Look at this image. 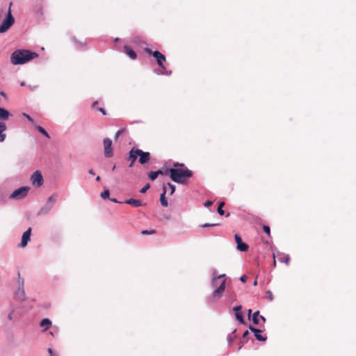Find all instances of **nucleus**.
I'll use <instances>...</instances> for the list:
<instances>
[{"label":"nucleus","instance_id":"obj_1","mask_svg":"<svg viewBox=\"0 0 356 356\" xmlns=\"http://www.w3.org/2000/svg\"><path fill=\"white\" fill-rule=\"evenodd\" d=\"M38 56L35 52L26 49L15 50L10 56V62L13 65H23Z\"/></svg>","mask_w":356,"mask_h":356},{"label":"nucleus","instance_id":"obj_2","mask_svg":"<svg viewBox=\"0 0 356 356\" xmlns=\"http://www.w3.org/2000/svg\"><path fill=\"white\" fill-rule=\"evenodd\" d=\"M168 172L171 179L177 184H184L186 181L193 176V172L187 168H170Z\"/></svg>","mask_w":356,"mask_h":356},{"label":"nucleus","instance_id":"obj_3","mask_svg":"<svg viewBox=\"0 0 356 356\" xmlns=\"http://www.w3.org/2000/svg\"><path fill=\"white\" fill-rule=\"evenodd\" d=\"M222 280L220 284L215 288L213 291L212 292L210 298H209V301L210 302H216L220 299L222 297V294L226 289V275L222 274L218 275V280Z\"/></svg>","mask_w":356,"mask_h":356},{"label":"nucleus","instance_id":"obj_4","mask_svg":"<svg viewBox=\"0 0 356 356\" xmlns=\"http://www.w3.org/2000/svg\"><path fill=\"white\" fill-rule=\"evenodd\" d=\"M11 5L12 3H10V7L6 18L3 20L2 23L0 25V33L6 32L15 22V19L11 13Z\"/></svg>","mask_w":356,"mask_h":356},{"label":"nucleus","instance_id":"obj_5","mask_svg":"<svg viewBox=\"0 0 356 356\" xmlns=\"http://www.w3.org/2000/svg\"><path fill=\"white\" fill-rule=\"evenodd\" d=\"M145 51L147 54H148L149 55H152L156 60V63H157L158 65L161 69H165V66L163 65V63L166 60L165 55H163L159 51H153L149 48H145Z\"/></svg>","mask_w":356,"mask_h":356},{"label":"nucleus","instance_id":"obj_6","mask_svg":"<svg viewBox=\"0 0 356 356\" xmlns=\"http://www.w3.org/2000/svg\"><path fill=\"white\" fill-rule=\"evenodd\" d=\"M30 190L29 186H22L15 190L9 196L10 200H22L24 199Z\"/></svg>","mask_w":356,"mask_h":356},{"label":"nucleus","instance_id":"obj_7","mask_svg":"<svg viewBox=\"0 0 356 356\" xmlns=\"http://www.w3.org/2000/svg\"><path fill=\"white\" fill-rule=\"evenodd\" d=\"M32 184L35 187H40L43 184V177L42 173L39 170H36L31 177Z\"/></svg>","mask_w":356,"mask_h":356},{"label":"nucleus","instance_id":"obj_8","mask_svg":"<svg viewBox=\"0 0 356 356\" xmlns=\"http://www.w3.org/2000/svg\"><path fill=\"white\" fill-rule=\"evenodd\" d=\"M104 156L106 158H111L113 156V149H112V140L108 138H106L104 139Z\"/></svg>","mask_w":356,"mask_h":356},{"label":"nucleus","instance_id":"obj_9","mask_svg":"<svg viewBox=\"0 0 356 356\" xmlns=\"http://www.w3.org/2000/svg\"><path fill=\"white\" fill-rule=\"evenodd\" d=\"M273 259L277 257L280 262L284 263L287 266L289 264L290 257L289 254L277 251L273 252Z\"/></svg>","mask_w":356,"mask_h":356},{"label":"nucleus","instance_id":"obj_10","mask_svg":"<svg viewBox=\"0 0 356 356\" xmlns=\"http://www.w3.org/2000/svg\"><path fill=\"white\" fill-rule=\"evenodd\" d=\"M31 228L29 227L22 234L21 243L19 244V246L21 248H25L29 241L31 240Z\"/></svg>","mask_w":356,"mask_h":356},{"label":"nucleus","instance_id":"obj_11","mask_svg":"<svg viewBox=\"0 0 356 356\" xmlns=\"http://www.w3.org/2000/svg\"><path fill=\"white\" fill-rule=\"evenodd\" d=\"M136 155L139 156V162L140 164H145L147 163L150 159V154L147 152H143L141 149H136Z\"/></svg>","mask_w":356,"mask_h":356},{"label":"nucleus","instance_id":"obj_12","mask_svg":"<svg viewBox=\"0 0 356 356\" xmlns=\"http://www.w3.org/2000/svg\"><path fill=\"white\" fill-rule=\"evenodd\" d=\"M252 321L255 325L263 326L266 319L264 316L259 314V311H256L252 315Z\"/></svg>","mask_w":356,"mask_h":356},{"label":"nucleus","instance_id":"obj_13","mask_svg":"<svg viewBox=\"0 0 356 356\" xmlns=\"http://www.w3.org/2000/svg\"><path fill=\"white\" fill-rule=\"evenodd\" d=\"M234 238H235L236 243L237 244L236 248L238 250L241 251V252H245V251L248 250V249L249 248L248 245L242 241V239L238 234H235Z\"/></svg>","mask_w":356,"mask_h":356},{"label":"nucleus","instance_id":"obj_14","mask_svg":"<svg viewBox=\"0 0 356 356\" xmlns=\"http://www.w3.org/2000/svg\"><path fill=\"white\" fill-rule=\"evenodd\" d=\"M14 297L17 301L22 302L25 300L24 288L17 287L14 293Z\"/></svg>","mask_w":356,"mask_h":356},{"label":"nucleus","instance_id":"obj_15","mask_svg":"<svg viewBox=\"0 0 356 356\" xmlns=\"http://www.w3.org/2000/svg\"><path fill=\"white\" fill-rule=\"evenodd\" d=\"M6 129V124L3 122H0V143L3 142L6 138L5 133Z\"/></svg>","mask_w":356,"mask_h":356},{"label":"nucleus","instance_id":"obj_16","mask_svg":"<svg viewBox=\"0 0 356 356\" xmlns=\"http://www.w3.org/2000/svg\"><path fill=\"white\" fill-rule=\"evenodd\" d=\"M124 203L130 204L134 207H139L143 205V204L140 200H136L134 198H130L126 200Z\"/></svg>","mask_w":356,"mask_h":356},{"label":"nucleus","instance_id":"obj_17","mask_svg":"<svg viewBox=\"0 0 356 356\" xmlns=\"http://www.w3.org/2000/svg\"><path fill=\"white\" fill-rule=\"evenodd\" d=\"M124 52L129 56L131 59H136L137 57L136 53L132 50L129 47L125 45L124 47Z\"/></svg>","mask_w":356,"mask_h":356},{"label":"nucleus","instance_id":"obj_18","mask_svg":"<svg viewBox=\"0 0 356 356\" xmlns=\"http://www.w3.org/2000/svg\"><path fill=\"white\" fill-rule=\"evenodd\" d=\"M52 323L49 318L42 319L40 323V327H43V331L47 330L51 325Z\"/></svg>","mask_w":356,"mask_h":356},{"label":"nucleus","instance_id":"obj_19","mask_svg":"<svg viewBox=\"0 0 356 356\" xmlns=\"http://www.w3.org/2000/svg\"><path fill=\"white\" fill-rule=\"evenodd\" d=\"M10 112L4 108L0 107V120H6L10 116Z\"/></svg>","mask_w":356,"mask_h":356},{"label":"nucleus","instance_id":"obj_20","mask_svg":"<svg viewBox=\"0 0 356 356\" xmlns=\"http://www.w3.org/2000/svg\"><path fill=\"white\" fill-rule=\"evenodd\" d=\"M163 193L161 194V196H160V202H161V204L162 206L167 207L168 204L167 200L165 199V194L167 192L165 185L163 186Z\"/></svg>","mask_w":356,"mask_h":356},{"label":"nucleus","instance_id":"obj_21","mask_svg":"<svg viewBox=\"0 0 356 356\" xmlns=\"http://www.w3.org/2000/svg\"><path fill=\"white\" fill-rule=\"evenodd\" d=\"M53 204H50L47 202L46 204L40 209V213L47 214L53 209Z\"/></svg>","mask_w":356,"mask_h":356},{"label":"nucleus","instance_id":"obj_22","mask_svg":"<svg viewBox=\"0 0 356 356\" xmlns=\"http://www.w3.org/2000/svg\"><path fill=\"white\" fill-rule=\"evenodd\" d=\"M53 204H50L47 202L46 204L40 209V213L47 214L53 209Z\"/></svg>","mask_w":356,"mask_h":356},{"label":"nucleus","instance_id":"obj_23","mask_svg":"<svg viewBox=\"0 0 356 356\" xmlns=\"http://www.w3.org/2000/svg\"><path fill=\"white\" fill-rule=\"evenodd\" d=\"M217 282H218V275L216 273V270H213L212 277L211 280V286L212 288L215 289L216 287Z\"/></svg>","mask_w":356,"mask_h":356},{"label":"nucleus","instance_id":"obj_24","mask_svg":"<svg viewBox=\"0 0 356 356\" xmlns=\"http://www.w3.org/2000/svg\"><path fill=\"white\" fill-rule=\"evenodd\" d=\"M262 330H258L257 332H256L254 334L255 338L259 341H266L267 340V337L265 336H263L261 334Z\"/></svg>","mask_w":356,"mask_h":356},{"label":"nucleus","instance_id":"obj_25","mask_svg":"<svg viewBox=\"0 0 356 356\" xmlns=\"http://www.w3.org/2000/svg\"><path fill=\"white\" fill-rule=\"evenodd\" d=\"M138 156V155H136V149H132L129 152V160L132 161V163H134Z\"/></svg>","mask_w":356,"mask_h":356},{"label":"nucleus","instance_id":"obj_26","mask_svg":"<svg viewBox=\"0 0 356 356\" xmlns=\"http://www.w3.org/2000/svg\"><path fill=\"white\" fill-rule=\"evenodd\" d=\"M154 72L158 75L170 76L172 74L171 70H167L165 68L162 70H155Z\"/></svg>","mask_w":356,"mask_h":356},{"label":"nucleus","instance_id":"obj_27","mask_svg":"<svg viewBox=\"0 0 356 356\" xmlns=\"http://www.w3.org/2000/svg\"><path fill=\"white\" fill-rule=\"evenodd\" d=\"M58 198V195L56 193H54L48 197L47 202H48V204L54 205V203L57 201Z\"/></svg>","mask_w":356,"mask_h":356},{"label":"nucleus","instance_id":"obj_28","mask_svg":"<svg viewBox=\"0 0 356 356\" xmlns=\"http://www.w3.org/2000/svg\"><path fill=\"white\" fill-rule=\"evenodd\" d=\"M36 128L38 130V131L43 134L44 136H46L48 138H50L49 134L46 131V130L43 127H42L41 126H37Z\"/></svg>","mask_w":356,"mask_h":356},{"label":"nucleus","instance_id":"obj_29","mask_svg":"<svg viewBox=\"0 0 356 356\" xmlns=\"http://www.w3.org/2000/svg\"><path fill=\"white\" fill-rule=\"evenodd\" d=\"M236 318L239 321V323L243 324L245 323L244 317L241 312L235 313Z\"/></svg>","mask_w":356,"mask_h":356},{"label":"nucleus","instance_id":"obj_30","mask_svg":"<svg viewBox=\"0 0 356 356\" xmlns=\"http://www.w3.org/2000/svg\"><path fill=\"white\" fill-rule=\"evenodd\" d=\"M17 287L24 288V280L20 277L19 273L17 278Z\"/></svg>","mask_w":356,"mask_h":356},{"label":"nucleus","instance_id":"obj_31","mask_svg":"<svg viewBox=\"0 0 356 356\" xmlns=\"http://www.w3.org/2000/svg\"><path fill=\"white\" fill-rule=\"evenodd\" d=\"M159 175L156 171H152L148 174V177L151 180H155L158 177Z\"/></svg>","mask_w":356,"mask_h":356},{"label":"nucleus","instance_id":"obj_32","mask_svg":"<svg viewBox=\"0 0 356 356\" xmlns=\"http://www.w3.org/2000/svg\"><path fill=\"white\" fill-rule=\"evenodd\" d=\"M224 205H225L224 202H220L218 207L217 211L220 216H222L225 213V211L222 209V207H224Z\"/></svg>","mask_w":356,"mask_h":356},{"label":"nucleus","instance_id":"obj_33","mask_svg":"<svg viewBox=\"0 0 356 356\" xmlns=\"http://www.w3.org/2000/svg\"><path fill=\"white\" fill-rule=\"evenodd\" d=\"M100 195H101V197L103 199L108 198V197L110 195L109 190H108V189L104 190L103 192L101 193Z\"/></svg>","mask_w":356,"mask_h":356},{"label":"nucleus","instance_id":"obj_34","mask_svg":"<svg viewBox=\"0 0 356 356\" xmlns=\"http://www.w3.org/2000/svg\"><path fill=\"white\" fill-rule=\"evenodd\" d=\"M236 332V330H234L232 332V334L229 335L228 337H227V341H228V343L230 345L232 341L234 340L236 336L234 335V334Z\"/></svg>","mask_w":356,"mask_h":356},{"label":"nucleus","instance_id":"obj_35","mask_svg":"<svg viewBox=\"0 0 356 356\" xmlns=\"http://www.w3.org/2000/svg\"><path fill=\"white\" fill-rule=\"evenodd\" d=\"M266 296H267V298L269 300V301L273 300L274 297H273V293L270 291L268 290L266 291Z\"/></svg>","mask_w":356,"mask_h":356},{"label":"nucleus","instance_id":"obj_36","mask_svg":"<svg viewBox=\"0 0 356 356\" xmlns=\"http://www.w3.org/2000/svg\"><path fill=\"white\" fill-rule=\"evenodd\" d=\"M15 312V309L13 307L11 311L10 312V313L8 314V318L9 321H13V314Z\"/></svg>","mask_w":356,"mask_h":356},{"label":"nucleus","instance_id":"obj_37","mask_svg":"<svg viewBox=\"0 0 356 356\" xmlns=\"http://www.w3.org/2000/svg\"><path fill=\"white\" fill-rule=\"evenodd\" d=\"M150 186L149 184H147L145 186H143L141 190L140 191V192L141 193H146V191L149 188Z\"/></svg>","mask_w":356,"mask_h":356},{"label":"nucleus","instance_id":"obj_38","mask_svg":"<svg viewBox=\"0 0 356 356\" xmlns=\"http://www.w3.org/2000/svg\"><path fill=\"white\" fill-rule=\"evenodd\" d=\"M263 229H264V232L266 233L268 235L270 234V229L269 226L264 225L263 226Z\"/></svg>","mask_w":356,"mask_h":356},{"label":"nucleus","instance_id":"obj_39","mask_svg":"<svg viewBox=\"0 0 356 356\" xmlns=\"http://www.w3.org/2000/svg\"><path fill=\"white\" fill-rule=\"evenodd\" d=\"M156 231L154 229H150V230H143L142 231L143 234H154Z\"/></svg>","mask_w":356,"mask_h":356},{"label":"nucleus","instance_id":"obj_40","mask_svg":"<svg viewBox=\"0 0 356 356\" xmlns=\"http://www.w3.org/2000/svg\"><path fill=\"white\" fill-rule=\"evenodd\" d=\"M168 186L171 189L170 195H172L175 193V188H176L175 186L172 184H170V183H168Z\"/></svg>","mask_w":356,"mask_h":356},{"label":"nucleus","instance_id":"obj_41","mask_svg":"<svg viewBox=\"0 0 356 356\" xmlns=\"http://www.w3.org/2000/svg\"><path fill=\"white\" fill-rule=\"evenodd\" d=\"M47 351H48V353H49V356H58V355L56 353H55V352H54L51 348H49L47 349Z\"/></svg>","mask_w":356,"mask_h":356},{"label":"nucleus","instance_id":"obj_42","mask_svg":"<svg viewBox=\"0 0 356 356\" xmlns=\"http://www.w3.org/2000/svg\"><path fill=\"white\" fill-rule=\"evenodd\" d=\"M23 116H24L29 122H31V123H33L34 122V120L28 114L25 113H23Z\"/></svg>","mask_w":356,"mask_h":356},{"label":"nucleus","instance_id":"obj_43","mask_svg":"<svg viewBox=\"0 0 356 356\" xmlns=\"http://www.w3.org/2000/svg\"><path fill=\"white\" fill-rule=\"evenodd\" d=\"M174 167H181V168H186L184 163H180L178 162H175L173 163Z\"/></svg>","mask_w":356,"mask_h":356},{"label":"nucleus","instance_id":"obj_44","mask_svg":"<svg viewBox=\"0 0 356 356\" xmlns=\"http://www.w3.org/2000/svg\"><path fill=\"white\" fill-rule=\"evenodd\" d=\"M216 225H217V224L205 223V224L202 225L201 227L203 228H205V227H214Z\"/></svg>","mask_w":356,"mask_h":356},{"label":"nucleus","instance_id":"obj_45","mask_svg":"<svg viewBox=\"0 0 356 356\" xmlns=\"http://www.w3.org/2000/svg\"><path fill=\"white\" fill-rule=\"evenodd\" d=\"M242 309V306L241 305H238V306H236L233 308V310L236 312H240V311Z\"/></svg>","mask_w":356,"mask_h":356},{"label":"nucleus","instance_id":"obj_46","mask_svg":"<svg viewBox=\"0 0 356 356\" xmlns=\"http://www.w3.org/2000/svg\"><path fill=\"white\" fill-rule=\"evenodd\" d=\"M124 132V129H120L119 131H117V133L115 134V139H118V138Z\"/></svg>","mask_w":356,"mask_h":356},{"label":"nucleus","instance_id":"obj_47","mask_svg":"<svg viewBox=\"0 0 356 356\" xmlns=\"http://www.w3.org/2000/svg\"><path fill=\"white\" fill-rule=\"evenodd\" d=\"M247 279H248L247 276L244 275H242V276L240 277V281H241V282L245 283V282L247 281Z\"/></svg>","mask_w":356,"mask_h":356},{"label":"nucleus","instance_id":"obj_48","mask_svg":"<svg viewBox=\"0 0 356 356\" xmlns=\"http://www.w3.org/2000/svg\"><path fill=\"white\" fill-rule=\"evenodd\" d=\"M212 204H213V202H212V201L207 200V202H205V203H204V206H205L206 207H209L211 206V205H212Z\"/></svg>","mask_w":356,"mask_h":356},{"label":"nucleus","instance_id":"obj_49","mask_svg":"<svg viewBox=\"0 0 356 356\" xmlns=\"http://www.w3.org/2000/svg\"><path fill=\"white\" fill-rule=\"evenodd\" d=\"M249 329L252 332H254V334L258 331L259 329L257 328H255L254 327L252 326V325H250L249 326Z\"/></svg>","mask_w":356,"mask_h":356},{"label":"nucleus","instance_id":"obj_50","mask_svg":"<svg viewBox=\"0 0 356 356\" xmlns=\"http://www.w3.org/2000/svg\"><path fill=\"white\" fill-rule=\"evenodd\" d=\"M99 111L104 115H106V112L105 111V109L104 108H99Z\"/></svg>","mask_w":356,"mask_h":356},{"label":"nucleus","instance_id":"obj_51","mask_svg":"<svg viewBox=\"0 0 356 356\" xmlns=\"http://www.w3.org/2000/svg\"><path fill=\"white\" fill-rule=\"evenodd\" d=\"M248 334H249V332H248V330H246V331L243 333V338H246V337H248Z\"/></svg>","mask_w":356,"mask_h":356},{"label":"nucleus","instance_id":"obj_52","mask_svg":"<svg viewBox=\"0 0 356 356\" xmlns=\"http://www.w3.org/2000/svg\"><path fill=\"white\" fill-rule=\"evenodd\" d=\"M111 202H115V203H120V204L123 203L122 202H118V201L116 199H115V198H112V199H111Z\"/></svg>","mask_w":356,"mask_h":356},{"label":"nucleus","instance_id":"obj_53","mask_svg":"<svg viewBox=\"0 0 356 356\" xmlns=\"http://www.w3.org/2000/svg\"><path fill=\"white\" fill-rule=\"evenodd\" d=\"M98 104V102L97 101H95L92 103V108H95L97 106V105Z\"/></svg>","mask_w":356,"mask_h":356},{"label":"nucleus","instance_id":"obj_54","mask_svg":"<svg viewBox=\"0 0 356 356\" xmlns=\"http://www.w3.org/2000/svg\"><path fill=\"white\" fill-rule=\"evenodd\" d=\"M88 172L89 174L92 175H95V172L93 171L92 169H90L88 170Z\"/></svg>","mask_w":356,"mask_h":356},{"label":"nucleus","instance_id":"obj_55","mask_svg":"<svg viewBox=\"0 0 356 356\" xmlns=\"http://www.w3.org/2000/svg\"><path fill=\"white\" fill-rule=\"evenodd\" d=\"M37 13H38V14H41V15H42V8H38V9L37 10Z\"/></svg>","mask_w":356,"mask_h":356},{"label":"nucleus","instance_id":"obj_56","mask_svg":"<svg viewBox=\"0 0 356 356\" xmlns=\"http://www.w3.org/2000/svg\"><path fill=\"white\" fill-rule=\"evenodd\" d=\"M156 172H158V175H163V174H164V173H163V172L161 170H157V171H156Z\"/></svg>","mask_w":356,"mask_h":356},{"label":"nucleus","instance_id":"obj_57","mask_svg":"<svg viewBox=\"0 0 356 356\" xmlns=\"http://www.w3.org/2000/svg\"><path fill=\"white\" fill-rule=\"evenodd\" d=\"M96 181H101V177H100L99 176H97V177H96Z\"/></svg>","mask_w":356,"mask_h":356},{"label":"nucleus","instance_id":"obj_58","mask_svg":"<svg viewBox=\"0 0 356 356\" xmlns=\"http://www.w3.org/2000/svg\"><path fill=\"white\" fill-rule=\"evenodd\" d=\"M0 95L3 96V97H6V94L4 92L1 91L0 92Z\"/></svg>","mask_w":356,"mask_h":356},{"label":"nucleus","instance_id":"obj_59","mask_svg":"<svg viewBox=\"0 0 356 356\" xmlns=\"http://www.w3.org/2000/svg\"><path fill=\"white\" fill-rule=\"evenodd\" d=\"M253 285L254 286H257V279L254 281Z\"/></svg>","mask_w":356,"mask_h":356},{"label":"nucleus","instance_id":"obj_60","mask_svg":"<svg viewBox=\"0 0 356 356\" xmlns=\"http://www.w3.org/2000/svg\"><path fill=\"white\" fill-rule=\"evenodd\" d=\"M273 266H276V261H275V258L273 260Z\"/></svg>","mask_w":356,"mask_h":356},{"label":"nucleus","instance_id":"obj_61","mask_svg":"<svg viewBox=\"0 0 356 356\" xmlns=\"http://www.w3.org/2000/svg\"><path fill=\"white\" fill-rule=\"evenodd\" d=\"M251 312H252V309H248V316H250V315Z\"/></svg>","mask_w":356,"mask_h":356},{"label":"nucleus","instance_id":"obj_62","mask_svg":"<svg viewBox=\"0 0 356 356\" xmlns=\"http://www.w3.org/2000/svg\"><path fill=\"white\" fill-rule=\"evenodd\" d=\"M119 40H120V39L117 38H115V39L114 42H118Z\"/></svg>","mask_w":356,"mask_h":356},{"label":"nucleus","instance_id":"obj_63","mask_svg":"<svg viewBox=\"0 0 356 356\" xmlns=\"http://www.w3.org/2000/svg\"><path fill=\"white\" fill-rule=\"evenodd\" d=\"M133 165H134V163H132V161H131V163L129 164V166L131 168V167H132V166H133Z\"/></svg>","mask_w":356,"mask_h":356},{"label":"nucleus","instance_id":"obj_64","mask_svg":"<svg viewBox=\"0 0 356 356\" xmlns=\"http://www.w3.org/2000/svg\"><path fill=\"white\" fill-rule=\"evenodd\" d=\"M24 85H25V84H24V82L21 83V86H24Z\"/></svg>","mask_w":356,"mask_h":356}]
</instances>
